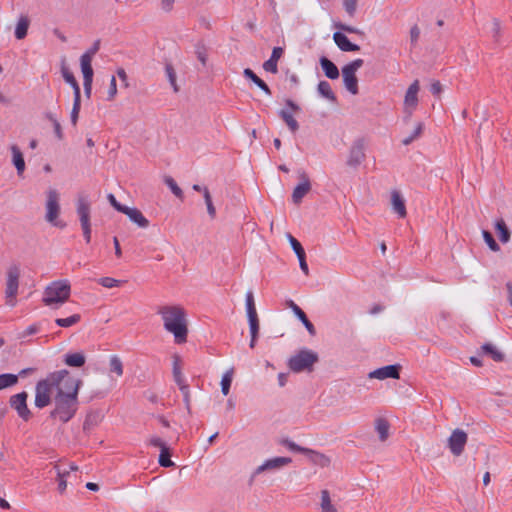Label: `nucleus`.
<instances>
[{
    "label": "nucleus",
    "mask_w": 512,
    "mask_h": 512,
    "mask_svg": "<svg viewBox=\"0 0 512 512\" xmlns=\"http://www.w3.org/2000/svg\"><path fill=\"white\" fill-rule=\"evenodd\" d=\"M203 198L205 200V204H206L207 212H208L209 216L212 219H214L216 216V209L213 205L212 198H211L208 188L203 189Z\"/></svg>",
    "instance_id": "obj_42"
},
{
    "label": "nucleus",
    "mask_w": 512,
    "mask_h": 512,
    "mask_svg": "<svg viewBox=\"0 0 512 512\" xmlns=\"http://www.w3.org/2000/svg\"><path fill=\"white\" fill-rule=\"evenodd\" d=\"M85 355L81 352L66 354L64 362L70 367H82L85 364Z\"/></svg>",
    "instance_id": "obj_29"
},
{
    "label": "nucleus",
    "mask_w": 512,
    "mask_h": 512,
    "mask_svg": "<svg viewBox=\"0 0 512 512\" xmlns=\"http://www.w3.org/2000/svg\"><path fill=\"white\" fill-rule=\"evenodd\" d=\"M10 150L12 153V163L17 170V174L22 176L26 168L23 153L17 145H12Z\"/></svg>",
    "instance_id": "obj_22"
},
{
    "label": "nucleus",
    "mask_w": 512,
    "mask_h": 512,
    "mask_svg": "<svg viewBox=\"0 0 512 512\" xmlns=\"http://www.w3.org/2000/svg\"><path fill=\"white\" fill-rule=\"evenodd\" d=\"M110 370L116 373L117 376H122L123 374V364L120 358L116 355L112 356L109 361Z\"/></svg>",
    "instance_id": "obj_43"
},
{
    "label": "nucleus",
    "mask_w": 512,
    "mask_h": 512,
    "mask_svg": "<svg viewBox=\"0 0 512 512\" xmlns=\"http://www.w3.org/2000/svg\"><path fill=\"white\" fill-rule=\"evenodd\" d=\"M483 354L490 356L494 361L501 362L504 359V355L500 352L496 346L490 343H486L481 346Z\"/></svg>",
    "instance_id": "obj_32"
},
{
    "label": "nucleus",
    "mask_w": 512,
    "mask_h": 512,
    "mask_svg": "<svg viewBox=\"0 0 512 512\" xmlns=\"http://www.w3.org/2000/svg\"><path fill=\"white\" fill-rule=\"evenodd\" d=\"M312 463L320 467H328L330 465V458L320 452L314 451L308 448V452H305Z\"/></svg>",
    "instance_id": "obj_25"
},
{
    "label": "nucleus",
    "mask_w": 512,
    "mask_h": 512,
    "mask_svg": "<svg viewBox=\"0 0 512 512\" xmlns=\"http://www.w3.org/2000/svg\"><path fill=\"white\" fill-rule=\"evenodd\" d=\"M179 390L183 395V401L188 411H190V389L189 385L185 382L178 384Z\"/></svg>",
    "instance_id": "obj_47"
},
{
    "label": "nucleus",
    "mask_w": 512,
    "mask_h": 512,
    "mask_svg": "<svg viewBox=\"0 0 512 512\" xmlns=\"http://www.w3.org/2000/svg\"><path fill=\"white\" fill-rule=\"evenodd\" d=\"M320 509L321 512H338L336 505L332 502L328 490H322L320 493Z\"/></svg>",
    "instance_id": "obj_24"
},
{
    "label": "nucleus",
    "mask_w": 512,
    "mask_h": 512,
    "mask_svg": "<svg viewBox=\"0 0 512 512\" xmlns=\"http://www.w3.org/2000/svg\"><path fill=\"white\" fill-rule=\"evenodd\" d=\"M366 143L363 138L353 141L347 158L346 164L349 167L357 168L366 158Z\"/></svg>",
    "instance_id": "obj_8"
},
{
    "label": "nucleus",
    "mask_w": 512,
    "mask_h": 512,
    "mask_svg": "<svg viewBox=\"0 0 512 512\" xmlns=\"http://www.w3.org/2000/svg\"><path fill=\"white\" fill-rule=\"evenodd\" d=\"M495 229L502 243H507L510 240V230L503 219L496 221Z\"/></svg>",
    "instance_id": "obj_34"
},
{
    "label": "nucleus",
    "mask_w": 512,
    "mask_h": 512,
    "mask_svg": "<svg viewBox=\"0 0 512 512\" xmlns=\"http://www.w3.org/2000/svg\"><path fill=\"white\" fill-rule=\"evenodd\" d=\"M299 178L301 179V183H299L293 190L292 193V201L295 204L301 203L302 199L309 193L311 190V182L308 175L302 171L299 173Z\"/></svg>",
    "instance_id": "obj_13"
},
{
    "label": "nucleus",
    "mask_w": 512,
    "mask_h": 512,
    "mask_svg": "<svg viewBox=\"0 0 512 512\" xmlns=\"http://www.w3.org/2000/svg\"><path fill=\"white\" fill-rule=\"evenodd\" d=\"M121 213L127 215L128 218L132 222H134L141 228H146L149 225V221L144 217L142 212L140 210H138L137 208H131V207L125 206L124 211H122Z\"/></svg>",
    "instance_id": "obj_20"
},
{
    "label": "nucleus",
    "mask_w": 512,
    "mask_h": 512,
    "mask_svg": "<svg viewBox=\"0 0 512 512\" xmlns=\"http://www.w3.org/2000/svg\"><path fill=\"white\" fill-rule=\"evenodd\" d=\"M325 70V75L330 79H336L339 76L338 66H322Z\"/></svg>",
    "instance_id": "obj_58"
},
{
    "label": "nucleus",
    "mask_w": 512,
    "mask_h": 512,
    "mask_svg": "<svg viewBox=\"0 0 512 512\" xmlns=\"http://www.w3.org/2000/svg\"><path fill=\"white\" fill-rule=\"evenodd\" d=\"M297 257H298V260H299L300 269L303 271V273L305 275H308L309 274V268H308V265H307V262H306V254L304 253V254L299 255Z\"/></svg>",
    "instance_id": "obj_62"
},
{
    "label": "nucleus",
    "mask_w": 512,
    "mask_h": 512,
    "mask_svg": "<svg viewBox=\"0 0 512 512\" xmlns=\"http://www.w3.org/2000/svg\"><path fill=\"white\" fill-rule=\"evenodd\" d=\"M358 2L359 0H342L343 8L345 12L348 14V16H355L358 8Z\"/></svg>",
    "instance_id": "obj_44"
},
{
    "label": "nucleus",
    "mask_w": 512,
    "mask_h": 512,
    "mask_svg": "<svg viewBox=\"0 0 512 512\" xmlns=\"http://www.w3.org/2000/svg\"><path fill=\"white\" fill-rule=\"evenodd\" d=\"M98 283L105 288H114L120 286L122 281L114 279L112 277H102L98 279Z\"/></svg>",
    "instance_id": "obj_49"
},
{
    "label": "nucleus",
    "mask_w": 512,
    "mask_h": 512,
    "mask_svg": "<svg viewBox=\"0 0 512 512\" xmlns=\"http://www.w3.org/2000/svg\"><path fill=\"white\" fill-rule=\"evenodd\" d=\"M81 320L80 314H73L67 318H57L55 320V323L60 327H71L75 324H77Z\"/></svg>",
    "instance_id": "obj_36"
},
{
    "label": "nucleus",
    "mask_w": 512,
    "mask_h": 512,
    "mask_svg": "<svg viewBox=\"0 0 512 512\" xmlns=\"http://www.w3.org/2000/svg\"><path fill=\"white\" fill-rule=\"evenodd\" d=\"M76 212L80 221L81 227L91 225V202L86 194H78L76 199Z\"/></svg>",
    "instance_id": "obj_10"
},
{
    "label": "nucleus",
    "mask_w": 512,
    "mask_h": 512,
    "mask_svg": "<svg viewBox=\"0 0 512 512\" xmlns=\"http://www.w3.org/2000/svg\"><path fill=\"white\" fill-rule=\"evenodd\" d=\"M333 39L342 51H355L359 49L356 44L351 43L347 36L341 32H335Z\"/></svg>",
    "instance_id": "obj_23"
},
{
    "label": "nucleus",
    "mask_w": 512,
    "mask_h": 512,
    "mask_svg": "<svg viewBox=\"0 0 512 512\" xmlns=\"http://www.w3.org/2000/svg\"><path fill=\"white\" fill-rule=\"evenodd\" d=\"M83 73V86L85 95L90 98L93 82V69L92 66H81Z\"/></svg>",
    "instance_id": "obj_26"
},
{
    "label": "nucleus",
    "mask_w": 512,
    "mask_h": 512,
    "mask_svg": "<svg viewBox=\"0 0 512 512\" xmlns=\"http://www.w3.org/2000/svg\"><path fill=\"white\" fill-rule=\"evenodd\" d=\"M286 105L287 107L290 108V110L282 109L279 113L280 117L283 119V121L286 123V125L292 132H296L299 128V125L298 122L293 117L292 112L298 111L299 107L292 100H287Z\"/></svg>",
    "instance_id": "obj_17"
},
{
    "label": "nucleus",
    "mask_w": 512,
    "mask_h": 512,
    "mask_svg": "<svg viewBox=\"0 0 512 512\" xmlns=\"http://www.w3.org/2000/svg\"><path fill=\"white\" fill-rule=\"evenodd\" d=\"M82 381L75 378L67 370V375L60 382L57 392L54 394V409L50 412V417L68 422L75 415L78 408V391Z\"/></svg>",
    "instance_id": "obj_1"
},
{
    "label": "nucleus",
    "mask_w": 512,
    "mask_h": 512,
    "mask_svg": "<svg viewBox=\"0 0 512 512\" xmlns=\"http://www.w3.org/2000/svg\"><path fill=\"white\" fill-rule=\"evenodd\" d=\"M468 441L467 433L462 429H455L448 438V448L454 456H460Z\"/></svg>",
    "instance_id": "obj_11"
},
{
    "label": "nucleus",
    "mask_w": 512,
    "mask_h": 512,
    "mask_svg": "<svg viewBox=\"0 0 512 512\" xmlns=\"http://www.w3.org/2000/svg\"><path fill=\"white\" fill-rule=\"evenodd\" d=\"M389 428H390V425L386 419L377 418L375 420V430L378 433L379 439L381 441L387 440V438L389 436Z\"/></svg>",
    "instance_id": "obj_30"
},
{
    "label": "nucleus",
    "mask_w": 512,
    "mask_h": 512,
    "mask_svg": "<svg viewBox=\"0 0 512 512\" xmlns=\"http://www.w3.org/2000/svg\"><path fill=\"white\" fill-rule=\"evenodd\" d=\"M318 361L317 353L303 349L298 353L290 357L288 361V367L291 371L295 373H300L302 371H311L314 364Z\"/></svg>",
    "instance_id": "obj_7"
},
{
    "label": "nucleus",
    "mask_w": 512,
    "mask_h": 512,
    "mask_svg": "<svg viewBox=\"0 0 512 512\" xmlns=\"http://www.w3.org/2000/svg\"><path fill=\"white\" fill-rule=\"evenodd\" d=\"M164 182L177 198L183 199L182 189L177 185L176 181L171 176H165Z\"/></svg>",
    "instance_id": "obj_41"
},
{
    "label": "nucleus",
    "mask_w": 512,
    "mask_h": 512,
    "mask_svg": "<svg viewBox=\"0 0 512 512\" xmlns=\"http://www.w3.org/2000/svg\"><path fill=\"white\" fill-rule=\"evenodd\" d=\"M422 130H423V125L421 123H419L417 125V127L415 128V130L413 131V133L407 137H405L403 140H402V144L403 145H409L411 144L415 139H417L420 134L422 133Z\"/></svg>",
    "instance_id": "obj_51"
},
{
    "label": "nucleus",
    "mask_w": 512,
    "mask_h": 512,
    "mask_svg": "<svg viewBox=\"0 0 512 512\" xmlns=\"http://www.w3.org/2000/svg\"><path fill=\"white\" fill-rule=\"evenodd\" d=\"M287 305L292 309L297 318L303 323V325L308 330L309 334L314 336L316 334V330L314 325L309 321L304 311L292 300L287 301Z\"/></svg>",
    "instance_id": "obj_19"
},
{
    "label": "nucleus",
    "mask_w": 512,
    "mask_h": 512,
    "mask_svg": "<svg viewBox=\"0 0 512 512\" xmlns=\"http://www.w3.org/2000/svg\"><path fill=\"white\" fill-rule=\"evenodd\" d=\"M245 301H246L247 316L257 314L255 301H254V295H253L252 291H248L246 293Z\"/></svg>",
    "instance_id": "obj_45"
},
{
    "label": "nucleus",
    "mask_w": 512,
    "mask_h": 512,
    "mask_svg": "<svg viewBox=\"0 0 512 512\" xmlns=\"http://www.w3.org/2000/svg\"><path fill=\"white\" fill-rule=\"evenodd\" d=\"M409 36L411 45H416L420 38V28L417 25L412 26L410 29Z\"/></svg>",
    "instance_id": "obj_57"
},
{
    "label": "nucleus",
    "mask_w": 512,
    "mask_h": 512,
    "mask_svg": "<svg viewBox=\"0 0 512 512\" xmlns=\"http://www.w3.org/2000/svg\"><path fill=\"white\" fill-rule=\"evenodd\" d=\"M175 0H161V9L165 12H170L173 9Z\"/></svg>",
    "instance_id": "obj_63"
},
{
    "label": "nucleus",
    "mask_w": 512,
    "mask_h": 512,
    "mask_svg": "<svg viewBox=\"0 0 512 512\" xmlns=\"http://www.w3.org/2000/svg\"><path fill=\"white\" fill-rule=\"evenodd\" d=\"M249 326H250V332L259 331V319L258 315H249L248 316Z\"/></svg>",
    "instance_id": "obj_60"
},
{
    "label": "nucleus",
    "mask_w": 512,
    "mask_h": 512,
    "mask_svg": "<svg viewBox=\"0 0 512 512\" xmlns=\"http://www.w3.org/2000/svg\"><path fill=\"white\" fill-rule=\"evenodd\" d=\"M318 92L321 96H323L324 98H326L328 100H331V101L335 100V95L332 92L331 86L327 81H321L318 84Z\"/></svg>",
    "instance_id": "obj_39"
},
{
    "label": "nucleus",
    "mask_w": 512,
    "mask_h": 512,
    "mask_svg": "<svg viewBox=\"0 0 512 512\" xmlns=\"http://www.w3.org/2000/svg\"><path fill=\"white\" fill-rule=\"evenodd\" d=\"M483 238H484V241L486 242V244L488 245V247L494 251V252H497L500 250V247L499 245L497 244V242L495 241V239L493 238L492 234L486 230L483 231Z\"/></svg>",
    "instance_id": "obj_48"
},
{
    "label": "nucleus",
    "mask_w": 512,
    "mask_h": 512,
    "mask_svg": "<svg viewBox=\"0 0 512 512\" xmlns=\"http://www.w3.org/2000/svg\"><path fill=\"white\" fill-rule=\"evenodd\" d=\"M71 293V287L67 280L54 281L44 290L43 302L46 306L58 308L65 303Z\"/></svg>",
    "instance_id": "obj_4"
},
{
    "label": "nucleus",
    "mask_w": 512,
    "mask_h": 512,
    "mask_svg": "<svg viewBox=\"0 0 512 512\" xmlns=\"http://www.w3.org/2000/svg\"><path fill=\"white\" fill-rule=\"evenodd\" d=\"M67 375V370H59L50 373L47 378L40 380L35 387V406L44 408L51 403L54 394L57 392L60 382Z\"/></svg>",
    "instance_id": "obj_3"
},
{
    "label": "nucleus",
    "mask_w": 512,
    "mask_h": 512,
    "mask_svg": "<svg viewBox=\"0 0 512 512\" xmlns=\"http://www.w3.org/2000/svg\"><path fill=\"white\" fill-rule=\"evenodd\" d=\"M287 238L289 240V243L291 244V247H292L293 251L295 252V254L297 256L302 255V254L305 253L302 245L300 244V242L296 238H294L291 234H287Z\"/></svg>",
    "instance_id": "obj_52"
},
{
    "label": "nucleus",
    "mask_w": 512,
    "mask_h": 512,
    "mask_svg": "<svg viewBox=\"0 0 512 512\" xmlns=\"http://www.w3.org/2000/svg\"><path fill=\"white\" fill-rule=\"evenodd\" d=\"M430 91L434 95H439L442 91V85L439 81H434L430 86Z\"/></svg>",
    "instance_id": "obj_64"
},
{
    "label": "nucleus",
    "mask_w": 512,
    "mask_h": 512,
    "mask_svg": "<svg viewBox=\"0 0 512 512\" xmlns=\"http://www.w3.org/2000/svg\"><path fill=\"white\" fill-rule=\"evenodd\" d=\"M158 314L163 320L164 328L174 335L175 342L185 343L188 328L184 309L177 305H165L159 308Z\"/></svg>",
    "instance_id": "obj_2"
},
{
    "label": "nucleus",
    "mask_w": 512,
    "mask_h": 512,
    "mask_svg": "<svg viewBox=\"0 0 512 512\" xmlns=\"http://www.w3.org/2000/svg\"><path fill=\"white\" fill-rule=\"evenodd\" d=\"M244 76L254 82L262 91H264L267 95H271V90L268 85L258 77L251 69L247 68L244 70Z\"/></svg>",
    "instance_id": "obj_31"
},
{
    "label": "nucleus",
    "mask_w": 512,
    "mask_h": 512,
    "mask_svg": "<svg viewBox=\"0 0 512 512\" xmlns=\"http://www.w3.org/2000/svg\"><path fill=\"white\" fill-rule=\"evenodd\" d=\"M359 66H344L342 76L346 89L352 94L358 93V80L356 78V70Z\"/></svg>",
    "instance_id": "obj_16"
},
{
    "label": "nucleus",
    "mask_w": 512,
    "mask_h": 512,
    "mask_svg": "<svg viewBox=\"0 0 512 512\" xmlns=\"http://www.w3.org/2000/svg\"><path fill=\"white\" fill-rule=\"evenodd\" d=\"M100 40H95L92 46L87 49V51L80 57V63L79 64H91L93 61L94 56L100 49Z\"/></svg>",
    "instance_id": "obj_33"
},
{
    "label": "nucleus",
    "mask_w": 512,
    "mask_h": 512,
    "mask_svg": "<svg viewBox=\"0 0 512 512\" xmlns=\"http://www.w3.org/2000/svg\"><path fill=\"white\" fill-rule=\"evenodd\" d=\"M292 462V459L289 457H275L266 460L263 464L258 466L252 474V478L257 475L265 472V471H275L279 470Z\"/></svg>",
    "instance_id": "obj_12"
},
{
    "label": "nucleus",
    "mask_w": 512,
    "mask_h": 512,
    "mask_svg": "<svg viewBox=\"0 0 512 512\" xmlns=\"http://www.w3.org/2000/svg\"><path fill=\"white\" fill-rule=\"evenodd\" d=\"M172 372H173L174 381L176 382L177 385L185 382V379H184V376L182 373V368H181V358L178 355L173 356Z\"/></svg>",
    "instance_id": "obj_35"
},
{
    "label": "nucleus",
    "mask_w": 512,
    "mask_h": 512,
    "mask_svg": "<svg viewBox=\"0 0 512 512\" xmlns=\"http://www.w3.org/2000/svg\"><path fill=\"white\" fill-rule=\"evenodd\" d=\"M18 382V376L15 374H1L0 375V390L5 389L7 387H11Z\"/></svg>",
    "instance_id": "obj_38"
},
{
    "label": "nucleus",
    "mask_w": 512,
    "mask_h": 512,
    "mask_svg": "<svg viewBox=\"0 0 512 512\" xmlns=\"http://www.w3.org/2000/svg\"><path fill=\"white\" fill-rule=\"evenodd\" d=\"M116 94H117L116 78H115V76H112L110 78L107 100L108 101L113 100L115 98Z\"/></svg>",
    "instance_id": "obj_56"
},
{
    "label": "nucleus",
    "mask_w": 512,
    "mask_h": 512,
    "mask_svg": "<svg viewBox=\"0 0 512 512\" xmlns=\"http://www.w3.org/2000/svg\"><path fill=\"white\" fill-rule=\"evenodd\" d=\"M61 213L60 193L53 188L46 191L45 220L57 228H65L66 223L59 219Z\"/></svg>",
    "instance_id": "obj_5"
},
{
    "label": "nucleus",
    "mask_w": 512,
    "mask_h": 512,
    "mask_svg": "<svg viewBox=\"0 0 512 512\" xmlns=\"http://www.w3.org/2000/svg\"><path fill=\"white\" fill-rule=\"evenodd\" d=\"M107 198H108V201L110 202V204H111V205H112V206H113V207H114L118 212H122V211H124L125 205L120 204V203L116 200V198H115V196H114L113 194H109Z\"/></svg>",
    "instance_id": "obj_61"
},
{
    "label": "nucleus",
    "mask_w": 512,
    "mask_h": 512,
    "mask_svg": "<svg viewBox=\"0 0 512 512\" xmlns=\"http://www.w3.org/2000/svg\"><path fill=\"white\" fill-rule=\"evenodd\" d=\"M159 464L162 467H173L175 465V463L170 459L169 448L160 451Z\"/></svg>",
    "instance_id": "obj_46"
},
{
    "label": "nucleus",
    "mask_w": 512,
    "mask_h": 512,
    "mask_svg": "<svg viewBox=\"0 0 512 512\" xmlns=\"http://www.w3.org/2000/svg\"><path fill=\"white\" fill-rule=\"evenodd\" d=\"M419 81L415 80L408 88L404 98V111L408 116L412 115L413 110L418 104Z\"/></svg>",
    "instance_id": "obj_14"
},
{
    "label": "nucleus",
    "mask_w": 512,
    "mask_h": 512,
    "mask_svg": "<svg viewBox=\"0 0 512 512\" xmlns=\"http://www.w3.org/2000/svg\"><path fill=\"white\" fill-rule=\"evenodd\" d=\"M391 205L393 211L397 213L400 218H404L406 216L407 212L405 201L400 192L397 190H393L391 192Z\"/></svg>",
    "instance_id": "obj_21"
},
{
    "label": "nucleus",
    "mask_w": 512,
    "mask_h": 512,
    "mask_svg": "<svg viewBox=\"0 0 512 512\" xmlns=\"http://www.w3.org/2000/svg\"><path fill=\"white\" fill-rule=\"evenodd\" d=\"M27 398V392L23 391L15 395H12L9 400L10 406L17 412L18 416L24 421H28L32 416V413L27 406Z\"/></svg>",
    "instance_id": "obj_9"
},
{
    "label": "nucleus",
    "mask_w": 512,
    "mask_h": 512,
    "mask_svg": "<svg viewBox=\"0 0 512 512\" xmlns=\"http://www.w3.org/2000/svg\"><path fill=\"white\" fill-rule=\"evenodd\" d=\"M55 470L57 472L58 477V491L60 493H63L66 490L67 483H66V476L69 474V471L62 470L59 465H55Z\"/></svg>",
    "instance_id": "obj_40"
},
{
    "label": "nucleus",
    "mask_w": 512,
    "mask_h": 512,
    "mask_svg": "<svg viewBox=\"0 0 512 512\" xmlns=\"http://www.w3.org/2000/svg\"><path fill=\"white\" fill-rule=\"evenodd\" d=\"M21 268L18 264H11L5 274V300L6 304L14 307L17 303L16 297L19 290Z\"/></svg>",
    "instance_id": "obj_6"
},
{
    "label": "nucleus",
    "mask_w": 512,
    "mask_h": 512,
    "mask_svg": "<svg viewBox=\"0 0 512 512\" xmlns=\"http://www.w3.org/2000/svg\"><path fill=\"white\" fill-rule=\"evenodd\" d=\"M491 36L494 41L498 42L501 36V25L499 20L493 19L491 25Z\"/></svg>",
    "instance_id": "obj_54"
},
{
    "label": "nucleus",
    "mask_w": 512,
    "mask_h": 512,
    "mask_svg": "<svg viewBox=\"0 0 512 512\" xmlns=\"http://www.w3.org/2000/svg\"><path fill=\"white\" fill-rule=\"evenodd\" d=\"M81 97H74L73 108L71 111V122L75 126L77 124L78 115L80 111Z\"/></svg>",
    "instance_id": "obj_53"
},
{
    "label": "nucleus",
    "mask_w": 512,
    "mask_h": 512,
    "mask_svg": "<svg viewBox=\"0 0 512 512\" xmlns=\"http://www.w3.org/2000/svg\"><path fill=\"white\" fill-rule=\"evenodd\" d=\"M30 25V20L27 16L22 15L18 19V22L15 27V37L18 40H22L26 37L28 28Z\"/></svg>",
    "instance_id": "obj_27"
},
{
    "label": "nucleus",
    "mask_w": 512,
    "mask_h": 512,
    "mask_svg": "<svg viewBox=\"0 0 512 512\" xmlns=\"http://www.w3.org/2000/svg\"><path fill=\"white\" fill-rule=\"evenodd\" d=\"M233 379V369H229L224 373L221 379V391L223 395H228Z\"/></svg>",
    "instance_id": "obj_37"
},
{
    "label": "nucleus",
    "mask_w": 512,
    "mask_h": 512,
    "mask_svg": "<svg viewBox=\"0 0 512 512\" xmlns=\"http://www.w3.org/2000/svg\"><path fill=\"white\" fill-rule=\"evenodd\" d=\"M62 76L66 83L70 84L73 88L74 97H81L80 95V86L74 77L73 73L66 67H62Z\"/></svg>",
    "instance_id": "obj_28"
},
{
    "label": "nucleus",
    "mask_w": 512,
    "mask_h": 512,
    "mask_svg": "<svg viewBox=\"0 0 512 512\" xmlns=\"http://www.w3.org/2000/svg\"><path fill=\"white\" fill-rule=\"evenodd\" d=\"M178 69L175 68V66H166V75L167 78L173 87L174 92L179 91V86L177 84V81L180 82L185 81L184 72H183V66H177Z\"/></svg>",
    "instance_id": "obj_18"
},
{
    "label": "nucleus",
    "mask_w": 512,
    "mask_h": 512,
    "mask_svg": "<svg viewBox=\"0 0 512 512\" xmlns=\"http://www.w3.org/2000/svg\"><path fill=\"white\" fill-rule=\"evenodd\" d=\"M283 54V49L281 47H275L272 51L271 57L265 61L263 64H276V62L280 59Z\"/></svg>",
    "instance_id": "obj_55"
},
{
    "label": "nucleus",
    "mask_w": 512,
    "mask_h": 512,
    "mask_svg": "<svg viewBox=\"0 0 512 512\" xmlns=\"http://www.w3.org/2000/svg\"><path fill=\"white\" fill-rule=\"evenodd\" d=\"M149 443L154 447H158L160 451L168 448L166 443L160 437L157 436L151 437Z\"/></svg>",
    "instance_id": "obj_59"
},
{
    "label": "nucleus",
    "mask_w": 512,
    "mask_h": 512,
    "mask_svg": "<svg viewBox=\"0 0 512 512\" xmlns=\"http://www.w3.org/2000/svg\"><path fill=\"white\" fill-rule=\"evenodd\" d=\"M282 445H284L289 450L294 451V452H299L302 454H305V452H308V448L299 446L298 444H296L295 442H293L289 439L283 440Z\"/></svg>",
    "instance_id": "obj_50"
},
{
    "label": "nucleus",
    "mask_w": 512,
    "mask_h": 512,
    "mask_svg": "<svg viewBox=\"0 0 512 512\" xmlns=\"http://www.w3.org/2000/svg\"><path fill=\"white\" fill-rule=\"evenodd\" d=\"M400 377V365H387L371 371L368 374L370 379L384 380L387 378L399 379Z\"/></svg>",
    "instance_id": "obj_15"
}]
</instances>
